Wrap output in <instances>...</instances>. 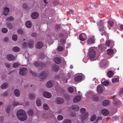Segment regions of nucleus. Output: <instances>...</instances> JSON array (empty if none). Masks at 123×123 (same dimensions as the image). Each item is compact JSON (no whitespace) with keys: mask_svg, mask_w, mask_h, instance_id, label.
I'll return each mask as SVG.
<instances>
[{"mask_svg":"<svg viewBox=\"0 0 123 123\" xmlns=\"http://www.w3.org/2000/svg\"><path fill=\"white\" fill-rule=\"evenodd\" d=\"M9 11V8L7 7L4 8L3 13V14L5 15V16H6L8 14Z\"/></svg>","mask_w":123,"mask_h":123,"instance_id":"15","label":"nucleus"},{"mask_svg":"<svg viewBox=\"0 0 123 123\" xmlns=\"http://www.w3.org/2000/svg\"><path fill=\"white\" fill-rule=\"evenodd\" d=\"M25 26L27 28H30L32 26L31 22L30 21H27L25 23Z\"/></svg>","mask_w":123,"mask_h":123,"instance_id":"20","label":"nucleus"},{"mask_svg":"<svg viewBox=\"0 0 123 123\" xmlns=\"http://www.w3.org/2000/svg\"><path fill=\"white\" fill-rule=\"evenodd\" d=\"M7 27L9 29H11L13 28L12 24L10 22L7 23L6 24Z\"/></svg>","mask_w":123,"mask_h":123,"instance_id":"32","label":"nucleus"},{"mask_svg":"<svg viewBox=\"0 0 123 123\" xmlns=\"http://www.w3.org/2000/svg\"><path fill=\"white\" fill-rule=\"evenodd\" d=\"M46 86L47 87L50 88L53 86V84L50 81H49L47 83Z\"/></svg>","mask_w":123,"mask_h":123,"instance_id":"34","label":"nucleus"},{"mask_svg":"<svg viewBox=\"0 0 123 123\" xmlns=\"http://www.w3.org/2000/svg\"><path fill=\"white\" fill-rule=\"evenodd\" d=\"M105 43L106 45L107 46H110L111 43V41L109 40H107L106 41Z\"/></svg>","mask_w":123,"mask_h":123,"instance_id":"49","label":"nucleus"},{"mask_svg":"<svg viewBox=\"0 0 123 123\" xmlns=\"http://www.w3.org/2000/svg\"><path fill=\"white\" fill-rule=\"evenodd\" d=\"M43 107L44 109L46 110H47L49 109V107L48 105L46 103L44 104Z\"/></svg>","mask_w":123,"mask_h":123,"instance_id":"41","label":"nucleus"},{"mask_svg":"<svg viewBox=\"0 0 123 123\" xmlns=\"http://www.w3.org/2000/svg\"><path fill=\"white\" fill-rule=\"evenodd\" d=\"M28 113L29 115L32 116L33 114V110L32 109H29L28 111Z\"/></svg>","mask_w":123,"mask_h":123,"instance_id":"39","label":"nucleus"},{"mask_svg":"<svg viewBox=\"0 0 123 123\" xmlns=\"http://www.w3.org/2000/svg\"><path fill=\"white\" fill-rule=\"evenodd\" d=\"M8 94L7 92H5L4 93H2L1 95L3 96H7Z\"/></svg>","mask_w":123,"mask_h":123,"instance_id":"58","label":"nucleus"},{"mask_svg":"<svg viewBox=\"0 0 123 123\" xmlns=\"http://www.w3.org/2000/svg\"><path fill=\"white\" fill-rule=\"evenodd\" d=\"M20 50L19 48L18 47H15L13 48L12 50L13 51L17 52Z\"/></svg>","mask_w":123,"mask_h":123,"instance_id":"31","label":"nucleus"},{"mask_svg":"<svg viewBox=\"0 0 123 123\" xmlns=\"http://www.w3.org/2000/svg\"><path fill=\"white\" fill-rule=\"evenodd\" d=\"M34 46V43H29L28 44V47L31 48H33Z\"/></svg>","mask_w":123,"mask_h":123,"instance_id":"53","label":"nucleus"},{"mask_svg":"<svg viewBox=\"0 0 123 123\" xmlns=\"http://www.w3.org/2000/svg\"><path fill=\"white\" fill-rule=\"evenodd\" d=\"M33 65L34 66L36 67H38L40 66L42 67H44L46 66V64L44 63L40 62H39L35 61Z\"/></svg>","mask_w":123,"mask_h":123,"instance_id":"4","label":"nucleus"},{"mask_svg":"<svg viewBox=\"0 0 123 123\" xmlns=\"http://www.w3.org/2000/svg\"><path fill=\"white\" fill-rule=\"evenodd\" d=\"M92 99L94 101H97L98 100V98L96 95H93L92 97Z\"/></svg>","mask_w":123,"mask_h":123,"instance_id":"38","label":"nucleus"},{"mask_svg":"<svg viewBox=\"0 0 123 123\" xmlns=\"http://www.w3.org/2000/svg\"><path fill=\"white\" fill-rule=\"evenodd\" d=\"M109 103V102L108 100H104L103 102V105L104 106H107L108 105Z\"/></svg>","mask_w":123,"mask_h":123,"instance_id":"30","label":"nucleus"},{"mask_svg":"<svg viewBox=\"0 0 123 123\" xmlns=\"http://www.w3.org/2000/svg\"><path fill=\"white\" fill-rule=\"evenodd\" d=\"M27 44L25 42H24L22 45V47L23 48H25L27 47Z\"/></svg>","mask_w":123,"mask_h":123,"instance_id":"54","label":"nucleus"},{"mask_svg":"<svg viewBox=\"0 0 123 123\" xmlns=\"http://www.w3.org/2000/svg\"><path fill=\"white\" fill-rule=\"evenodd\" d=\"M102 84L103 85L106 86L109 84V82L107 81H105L103 82Z\"/></svg>","mask_w":123,"mask_h":123,"instance_id":"51","label":"nucleus"},{"mask_svg":"<svg viewBox=\"0 0 123 123\" xmlns=\"http://www.w3.org/2000/svg\"><path fill=\"white\" fill-rule=\"evenodd\" d=\"M107 74L108 77L111 78L113 76L114 73L113 71H110L107 72Z\"/></svg>","mask_w":123,"mask_h":123,"instance_id":"23","label":"nucleus"},{"mask_svg":"<svg viewBox=\"0 0 123 123\" xmlns=\"http://www.w3.org/2000/svg\"><path fill=\"white\" fill-rule=\"evenodd\" d=\"M13 104L14 106H16L19 105V103L15 101H14L13 103Z\"/></svg>","mask_w":123,"mask_h":123,"instance_id":"57","label":"nucleus"},{"mask_svg":"<svg viewBox=\"0 0 123 123\" xmlns=\"http://www.w3.org/2000/svg\"><path fill=\"white\" fill-rule=\"evenodd\" d=\"M35 95L34 93H30L29 95V98L31 100H34L35 99Z\"/></svg>","mask_w":123,"mask_h":123,"instance_id":"26","label":"nucleus"},{"mask_svg":"<svg viewBox=\"0 0 123 123\" xmlns=\"http://www.w3.org/2000/svg\"><path fill=\"white\" fill-rule=\"evenodd\" d=\"M99 30L101 33V35L103 36L105 33V31L102 28L100 27H99Z\"/></svg>","mask_w":123,"mask_h":123,"instance_id":"27","label":"nucleus"},{"mask_svg":"<svg viewBox=\"0 0 123 123\" xmlns=\"http://www.w3.org/2000/svg\"><path fill=\"white\" fill-rule=\"evenodd\" d=\"M37 36V34L35 32H33L32 33L31 35V36L32 37H35Z\"/></svg>","mask_w":123,"mask_h":123,"instance_id":"61","label":"nucleus"},{"mask_svg":"<svg viewBox=\"0 0 123 123\" xmlns=\"http://www.w3.org/2000/svg\"><path fill=\"white\" fill-rule=\"evenodd\" d=\"M68 92L71 93L73 92L74 91V89L71 87H68Z\"/></svg>","mask_w":123,"mask_h":123,"instance_id":"47","label":"nucleus"},{"mask_svg":"<svg viewBox=\"0 0 123 123\" xmlns=\"http://www.w3.org/2000/svg\"><path fill=\"white\" fill-rule=\"evenodd\" d=\"M8 29L7 28H3L1 30L2 32L4 33H6L8 31Z\"/></svg>","mask_w":123,"mask_h":123,"instance_id":"46","label":"nucleus"},{"mask_svg":"<svg viewBox=\"0 0 123 123\" xmlns=\"http://www.w3.org/2000/svg\"><path fill=\"white\" fill-rule=\"evenodd\" d=\"M80 111L81 114H83L86 112V110L84 108H82L80 109Z\"/></svg>","mask_w":123,"mask_h":123,"instance_id":"45","label":"nucleus"},{"mask_svg":"<svg viewBox=\"0 0 123 123\" xmlns=\"http://www.w3.org/2000/svg\"><path fill=\"white\" fill-rule=\"evenodd\" d=\"M8 84L7 83H5L2 84L1 86V88L2 89H5L7 88Z\"/></svg>","mask_w":123,"mask_h":123,"instance_id":"29","label":"nucleus"},{"mask_svg":"<svg viewBox=\"0 0 123 123\" xmlns=\"http://www.w3.org/2000/svg\"><path fill=\"white\" fill-rule=\"evenodd\" d=\"M107 54L109 55H111L113 53V50L112 49H110L107 50Z\"/></svg>","mask_w":123,"mask_h":123,"instance_id":"25","label":"nucleus"},{"mask_svg":"<svg viewBox=\"0 0 123 123\" xmlns=\"http://www.w3.org/2000/svg\"><path fill=\"white\" fill-rule=\"evenodd\" d=\"M96 52L94 49H91L90 50L89 52V56L90 58H94L96 55Z\"/></svg>","mask_w":123,"mask_h":123,"instance_id":"5","label":"nucleus"},{"mask_svg":"<svg viewBox=\"0 0 123 123\" xmlns=\"http://www.w3.org/2000/svg\"><path fill=\"white\" fill-rule=\"evenodd\" d=\"M97 24L98 26H103L104 25L103 22L102 20H100V22H97Z\"/></svg>","mask_w":123,"mask_h":123,"instance_id":"40","label":"nucleus"},{"mask_svg":"<svg viewBox=\"0 0 123 123\" xmlns=\"http://www.w3.org/2000/svg\"><path fill=\"white\" fill-rule=\"evenodd\" d=\"M17 116L18 119L22 121L25 120L27 118V115L25 111L22 109L18 111L17 113Z\"/></svg>","mask_w":123,"mask_h":123,"instance_id":"1","label":"nucleus"},{"mask_svg":"<svg viewBox=\"0 0 123 123\" xmlns=\"http://www.w3.org/2000/svg\"><path fill=\"white\" fill-rule=\"evenodd\" d=\"M19 65L20 64L19 63L16 62L13 64V66L14 68H16L19 66Z\"/></svg>","mask_w":123,"mask_h":123,"instance_id":"37","label":"nucleus"},{"mask_svg":"<svg viewBox=\"0 0 123 123\" xmlns=\"http://www.w3.org/2000/svg\"><path fill=\"white\" fill-rule=\"evenodd\" d=\"M82 79L81 76L80 75H77L75 77L74 80L75 82H80L82 81Z\"/></svg>","mask_w":123,"mask_h":123,"instance_id":"9","label":"nucleus"},{"mask_svg":"<svg viewBox=\"0 0 123 123\" xmlns=\"http://www.w3.org/2000/svg\"><path fill=\"white\" fill-rule=\"evenodd\" d=\"M27 69L24 67H21L19 69V74L21 75H25L27 73Z\"/></svg>","mask_w":123,"mask_h":123,"instance_id":"2","label":"nucleus"},{"mask_svg":"<svg viewBox=\"0 0 123 123\" xmlns=\"http://www.w3.org/2000/svg\"><path fill=\"white\" fill-rule=\"evenodd\" d=\"M57 49L59 51H61L63 50V48L61 46H59L57 47Z\"/></svg>","mask_w":123,"mask_h":123,"instance_id":"52","label":"nucleus"},{"mask_svg":"<svg viewBox=\"0 0 123 123\" xmlns=\"http://www.w3.org/2000/svg\"><path fill=\"white\" fill-rule=\"evenodd\" d=\"M97 90L98 93H101L103 91V89L101 86H98L97 87Z\"/></svg>","mask_w":123,"mask_h":123,"instance_id":"24","label":"nucleus"},{"mask_svg":"<svg viewBox=\"0 0 123 123\" xmlns=\"http://www.w3.org/2000/svg\"><path fill=\"white\" fill-rule=\"evenodd\" d=\"M14 92V94L16 96L18 97L20 95V92L18 89H15Z\"/></svg>","mask_w":123,"mask_h":123,"instance_id":"22","label":"nucleus"},{"mask_svg":"<svg viewBox=\"0 0 123 123\" xmlns=\"http://www.w3.org/2000/svg\"><path fill=\"white\" fill-rule=\"evenodd\" d=\"M38 13L36 12H33L31 14V17L33 19H36L39 16Z\"/></svg>","mask_w":123,"mask_h":123,"instance_id":"12","label":"nucleus"},{"mask_svg":"<svg viewBox=\"0 0 123 123\" xmlns=\"http://www.w3.org/2000/svg\"><path fill=\"white\" fill-rule=\"evenodd\" d=\"M96 117L95 115H93L91 118V121H93L95 119Z\"/></svg>","mask_w":123,"mask_h":123,"instance_id":"55","label":"nucleus"},{"mask_svg":"<svg viewBox=\"0 0 123 123\" xmlns=\"http://www.w3.org/2000/svg\"><path fill=\"white\" fill-rule=\"evenodd\" d=\"M43 45V43L41 42H38L37 44V47L38 49L41 48Z\"/></svg>","mask_w":123,"mask_h":123,"instance_id":"21","label":"nucleus"},{"mask_svg":"<svg viewBox=\"0 0 123 123\" xmlns=\"http://www.w3.org/2000/svg\"><path fill=\"white\" fill-rule=\"evenodd\" d=\"M107 63V62L105 60H102L101 61L100 64L102 67L105 66Z\"/></svg>","mask_w":123,"mask_h":123,"instance_id":"17","label":"nucleus"},{"mask_svg":"<svg viewBox=\"0 0 123 123\" xmlns=\"http://www.w3.org/2000/svg\"><path fill=\"white\" fill-rule=\"evenodd\" d=\"M86 37V34L84 33H82L80 34L79 36V38L80 40L82 41H84L85 40V39L83 37Z\"/></svg>","mask_w":123,"mask_h":123,"instance_id":"14","label":"nucleus"},{"mask_svg":"<svg viewBox=\"0 0 123 123\" xmlns=\"http://www.w3.org/2000/svg\"><path fill=\"white\" fill-rule=\"evenodd\" d=\"M88 113L86 112L84 115H82L81 116V121L82 122H83L84 120L87 118L88 116Z\"/></svg>","mask_w":123,"mask_h":123,"instance_id":"18","label":"nucleus"},{"mask_svg":"<svg viewBox=\"0 0 123 123\" xmlns=\"http://www.w3.org/2000/svg\"><path fill=\"white\" fill-rule=\"evenodd\" d=\"M59 67L56 65L55 66L53 67V70L55 71H57L58 70Z\"/></svg>","mask_w":123,"mask_h":123,"instance_id":"48","label":"nucleus"},{"mask_svg":"<svg viewBox=\"0 0 123 123\" xmlns=\"http://www.w3.org/2000/svg\"><path fill=\"white\" fill-rule=\"evenodd\" d=\"M36 103L37 106H40L41 105L42 102L41 100L39 98H38L37 99Z\"/></svg>","mask_w":123,"mask_h":123,"instance_id":"28","label":"nucleus"},{"mask_svg":"<svg viewBox=\"0 0 123 123\" xmlns=\"http://www.w3.org/2000/svg\"><path fill=\"white\" fill-rule=\"evenodd\" d=\"M120 103V102L119 101V100H117L113 101V104L114 106H117Z\"/></svg>","mask_w":123,"mask_h":123,"instance_id":"33","label":"nucleus"},{"mask_svg":"<svg viewBox=\"0 0 123 123\" xmlns=\"http://www.w3.org/2000/svg\"><path fill=\"white\" fill-rule=\"evenodd\" d=\"M23 8H26L27 7V5L25 3L23 4Z\"/></svg>","mask_w":123,"mask_h":123,"instance_id":"62","label":"nucleus"},{"mask_svg":"<svg viewBox=\"0 0 123 123\" xmlns=\"http://www.w3.org/2000/svg\"><path fill=\"white\" fill-rule=\"evenodd\" d=\"M95 39L94 38L91 37L87 40V44L88 45H91L95 43Z\"/></svg>","mask_w":123,"mask_h":123,"instance_id":"7","label":"nucleus"},{"mask_svg":"<svg viewBox=\"0 0 123 123\" xmlns=\"http://www.w3.org/2000/svg\"><path fill=\"white\" fill-rule=\"evenodd\" d=\"M30 72L32 74V75L33 76H35L37 75V74L35 72H33L31 70Z\"/></svg>","mask_w":123,"mask_h":123,"instance_id":"59","label":"nucleus"},{"mask_svg":"<svg viewBox=\"0 0 123 123\" xmlns=\"http://www.w3.org/2000/svg\"><path fill=\"white\" fill-rule=\"evenodd\" d=\"M56 102L57 104H61L64 102V100L62 98L58 97L56 98Z\"/></svg>","mask_w":123,"mask_h":123,"instance_id":"8","label":"nucleus"},{"mask_svg":"<svg viewBox=\"0 0 123 123\" xmlns=\"http://www.w3.org/2000/svg\"><path fill=\"white\" fill-rule=\"evenodd\" d=\"M48 73L46 72L43 71L41 73V74L39 76V78L40 79V80L41 81L47 77L48 76Z\"/></svg>","mask_w":123,"mask_h":123,"instance_id":"3","label":"nucleus"},{"mask_svg":"<svg viewBox=\"0 0 123 123\" xmlns=\"http://www.w3.org/2000/svg\"><path fill=\"white\" fill-rule=\"evenodd\" d=\"M54 61L56 64H59L62 62L61 59L59 57H56L54 59Z\"/></svg>","mask_w":123,"mask_h":123,"instance_id":"13","label":"nucleus"},{"mask_svg":"<svg viewBox=\"0 0 123 123\" xmlns=\"http://www.w3.org/2000/svg\"><path fill=\"white\" fill-rule=\"evenodd\" d=\"M14 19L13 17L12 16H11L7 18L6 19V20L9 21H12Z\"/></svg>","mask_w":123,"mask_h":123,"instance_id":"36","label":"nucleus"},{"mask_svg":"<svg viewBox=\"0 0 123 123\" xmlns=\"http://www.w3.org/2000/svg\"><path fill=\"white\" fill-rule=\"evenodd\" d=\"M6 58L7 60L10 61H12L15 59V56L12 54H8L7 55Z\"/></svg>","mask_w":123,"mask_h":123,"instance_id":"6","label":"nucleus"},{"mask_svg":"<svg viewBox=\"0 0 123 123\" xmlns=\"http://www.w3.org/2000/svg\"><path fill=\"white\" fill-rule=\"evenodd\" d=\"M101 113L103 115L106 116L109 114V111L107 109H103L101 110Z\"/></svg>","mask_w":123,"mask_h":123,"instance_id":"10","label":"nucleus"},{"mask_svg":"<svg viewBox=\"0 0 123 123\" xmlns=\"http://www.w3.org/2000/svg\"><path fill=\"white\" fill-rule=\"evenodd\" d=\"M119 81V79L117 78H115L113 79L112 80V82L113 83H116L118 82Z\"/></svg>","mask_w":123,"mask_h":123,"instance_id":"44","label":"nucleus"},{"mask_svg":"<svg viewBox=\"0 0 123 123\" xmlns=\"http://www.w3.org/2000/svg\"><path fill=\"white\" fill-rule=\"evenodd\" d=\"M58 120L59 121L62 120L63 118V117L61 115H59L57 117Z\"/></svg>","mask_w":123,"mask_h":123,"instance_id":"50","label":"nucleus"},{"mask_svg":"<svg viewBox=\"0 0 123 123\" xmlns=\"http://www.w3.org/2000/svg\"><path fill=\"white\" fill-rule=\"evenodd\" d=\"M72 108L74 111H79V108L78 106L76 105H73L72 106Z\"/></svg>","mask_w":123,"mask_h":123,"instance_id":"19","label":"nucleus"},{"mask_svg":"<svg viewBox=\"0 0 123 123\" xmlns=\"http://www.w3.org/2000/svg\"><path fill=\"white\" fill-rule=\"evenodd\" d=\"M18 32L19 34H22L23 33V31L21 29H19L18 30Z\"/></svg>","mask_w":123,"mask_h":123,"instance_id":"56","label":"nucleus"},{"mask_svg":"<svg viewBox=\"0 0 123 123\" xmlns=\"http://www.w3.org/2000/svg\"><path fill=\"white\" fill-rule=\"evenodd\" d=\"M113 101L117 100L116 98V95H114L113 97Z\"/></svg>","mask_w":123,"mask_h":123,"instance_id":"63","label":"nucleus"},{"mask_svg":"<svg viewBox=\"0 0 123 123\" xmlns=\"http://www.w3.org/2000/svg\"><path fill=\"white\" fill-rule=\"evenodd\" d=\"M108 23L110 26V27H112L114 25V22L112 20L108 21Z\"/></svg>","mask_w":123,"mask_h":123,"instance_id":"35","label":"nucleus"},{"mask_svg":"<svg viewBox=\"0 0 123 123\" xmlns=\"http://www.w3.org/2000/svg\"><path fill=\"white\" fill-rule=\"evenodd\" d=\"M81 99V97L80 96H76L74 98L73 100L74 103H77L80 101Z\"/></svg>","mask_w":123,"mask_h":123,"instance_id":"16","label":"nucleus"},{"mask_svg":"<svg viewBox=\"0 0 123 123\" xmlns=\"http://www.w3.org/2000/svg\"><path fill=\"white\" fill-rule=\"evenodd\" d=\"M12 38L13 40L15 41H16L17 39V36L16 34L13 35L12 36Z\"/></svg>","mask_w":123,"mask_h":123,"instance_id":"42","label":"nucleus"},{"mask_svg":"<svg viewBox=\"0 0 123 123\" xmlns=\"http://www.w3.org/2000/svg\"><path fill=\"white\" fill-rule=\"evenodd\" d=\"M43 94L44 96L46 98H49L51 96V93L48 92H44Z\"/></svg>","mask_w":123,"mask_h":123,"instance_id":"11","label":"nucleus"},{"mask_svg":"<svg viewBox=\"0 0 123 123\" xmlns=\"http://www.w3.org/2000/svg\"><path fill=\"white\" fill-rule=\"evenodd\" d=\"M63 123H71V121L69 119H67L64 120L63 122Z\"/></svg>","mask_w":123,"mask_h":123,"instance_id":"43","label":"nucleus"},{"mask_svg":"<svg viewBox=\"0 0 123 123\" xmlns=\"http://www.w3.org/2000/svg\"><path fill=\"white\" fill-rule=\"evenodd\" d=\"M5 66L7 68H8L10 67L11 65L9 64L5 63Z\"/></svg>","mask_w":123,"mask_h":123,"instance_id":"60","label":"nucleus"},{"mask_svg":"<svg viewBox=\"0 0 123 123\" xmlns=\"http://www.w3.org/2000/svg\"><path fill=\"white\" fill-rule=\"evenodd\" d=\"M9 40V38L8 37H6L4 38V41L6 42H7Z\"/></svg>","mask_w":123,"mask_h":123,"instance_id":"64","label":"nucleus"}]
</instances>
